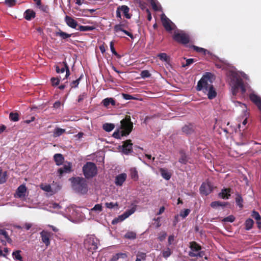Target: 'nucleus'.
<instances>
[{"mask_svg":"<svg viewBox=\"0 0 261 261\" xmlns=\"http://www.w3.org/2000/svg\"><path fill=\"white\" fill-rule=\"evenodd\" d=\"M214 74L211 72H205L198 82L196 90L202 91L207 95L208 99H213L217 96V92L213 85Z\"/></svg>","mask_w":261,"mask_h":261,"instance_id":"1","label":"nucleus"},{"mask_svg":"<svg viewBox=\"0 0 261 261\" xmlns=\"http://www.w3.org/2000/svg\"><path fill=\"white\" fill-rule=\"evenodd\" d=\"M73 190L80 194H86L88 191V181L82 177H73L69 178Z\"/></svg>","mask_w":261,"mask_h":261,"instance_id":"2","label":"nucleus"},{"mask_svg":"<svg viewBox=\"0 0 261 261\" xmlns=\"http://www.w3.org/2000/svg\"><path fill=\"white\" fill-rule=\"evenodd\" d=\"M126 117L120 121V127L121 131L119 130L114 133L113 136L117 139H120V136H126L132 132L133 128V123L130 121L129 115H126Z\"/></svg>","mask_w":261,"mask_h":261,"instance_id":"3","label":"nucleus"},{"mask_svg":"<svg viewBox=\"0 0 261 261\" xmlns=\"http://www.w3.org/2000/svg\"><path fill=\"white\" fill-rule=\"evenodd\" d=\"M231 92L233 95H236L239 89L242 93H245L246 90L242 79L237 74H232L230 78Z\"/></svg>","mask_w":261,"mask_h":261,"instance_id":"4","label":"nucleus"},{"mask_svg":"<svg viewBox=\"0 0 261 261\" xmlns=\"http://www.w3.org/2000/svg\"><path fill=\"white\" fill-rule=\"evenodd\" d=\"M83 171L86 178H90L95 176L97 173L96 165L92 162H87L83 167Z\"/></svg>","mask_w":261,"mask_h":261,"instance_id":"5","label":"nucleus"},{"mask_svg":"<svg viewBox=\"0 0 261 261\" xmlns=\"http://www.w3.org/2000/svg\"><path fill=\"white\" fill-rule=\"evenodd\" d=\"M173 39L177 42L182 44H187L190 41L189 36L183 31L174 32Z\"/></svg>","mask_w":261,"mask_h":261,"instance_id":"6","label":"nucleus"},{"mask_svg":"<svg viewBox=\"0 0 261 261\" xmlns=\"http://www.w3.org/2000/svg\"><path fill=\"white\" fill-rule=\"evenodd\" d=\"M136 210V205H134L130 210H127L122 215L118 216V218L114 219L112 223L115 224L119 222H121L128 218L130 215L133 214Z\"/></svg>","mask_w":261,"mask_h":261,"instance_id":"7","label":"nucleus"},{"mask_svg":"<svg viewBox=\"0 0 261 261\" xmlns=\"http://www.w3.org/2000/svg\"><path fill=\"white\" fill-rule=\"evenodd\" d=\"M161 19L162 24L167 31L170 32L174 30L175 24L164 14L161 15Z\"/></svg>","mask_w":261,"mask_h":261,"instance_id":"8","label":"nucleus"},{"mask_svg":"<svg viewBox=\"0 0 261 261\" xmlns=\"http://www.w3.org/2000/svg\"><path fill=\"white\" fill-rule=\"evenodd\" d=\"M127 28V25L124 23H121L118 24H116L114 27V31L115 32L117 33L119 31L123 32L125 34L129 36L132 39H134L133 34L128 31L125 30Z\"/></svg>","mask_w":261,"mask_h":261,"instance_id":"9","label":"nucleus"},{"mask_svg":"<svg viewBox=\"0 0 261 261\" xmlns=\"http://www.w3.org/2000/svg\"><path fill=\"white\" fill-rule=\"evenodd\" d=\"M122 152L125 154H128L133 152V143L130 140H127L123 142Z\"/></svg>","mask_w":261,"mask_h":261,"instance_id":"10","label":"nucleus"},{"mask_svg":"<svg viewBox=\"0 0 261 261\" xmlns=\"http://www.w3.org/2000/svg\"><path fill=\"white\" fill-rule=\"evenodd\" d=\"M98 241L90 237L85 242V246L89 250H95L97 248Z\"/></svg>","mask_w":261,"mask_h":261,"instance_id":"11","label":"nucleus"},{"mask_svg":"<svg viewBox=\"0 0 261 261\" xmlns=\"http://www.w3.org/2000/svg\"><path fill=\"white\" fill-rule=\"evenodd\" d=\"M200 191L202 194L207 195L213 191V187L211 183H203L200 188Z\"/></svg>","mask_w":261,"mask_h":261,"instance_id":"12","label":"nucleus"},{"mask_svg":"<svg viewBox=\"0 0 261 261\" xmlns=\"http://www.w3.org/2000/svg\"><path fill=\"white\" fill-rule=\"evenodd\" d=\"M64 20L66 24L71 28L76 29L77 27L79 26L77 22L71 16L66 15Z\"/></svg>","mask_w":261,"mask_h":261,"instance_id":"13","label":"nucleus"},{"mask_svg":"<svg viewBox=\"0 0 261 261\" xmlns=\"http://www.w3.org/2000/svg\"><path fill=\"white\" fill-rule=\"evenodd\" d=\"M101 103L105 107L110 108L111 106H115L116 102V100L113 98L108 97L103 99Z\"/></svg>","mask_w":261,"mask_h":261,"instance_id":"14","label":"nucleus"},{"mask_svg":"<svg viewBox=\"0 0 261 261\" xmlns=\"http://www.w3.org/2000/svg\"><path fill=\"white\" fill-rule=\"evenodd\" d=\"M68 64L65 61L60 62L56 66V71L58 73H64L68 67Z\"/></svg>","mask_w":261,"mask_h":261,"instance_id":"15","label":"nucleus"},{"mask_svg":"<svg viewBox=\"0 0 261 261\" xmlns=\"http://www.w3.org/2000/svg\"><path fill=\"white\" fill-rule=\"evenodd\" d=\"M126 174L125 173H122L116 177L115 178V184L117 186H122L123 183L126 180Z\"/></svg>","mask_w":261,"mask_h":261,"instance_id":"16","label":"nucleus"},{"mask_svg":"<svg viewBox=\"0 0 261 261\" xmlns=\"http://www.w3.org/2000/svg\"><path fill=\"white\" fill-rule=\"evenodd\" d=\"M27 188L23 185L20 186L17 189L16 196L19 198H22L25 196Z\"/></svg>","mask_w":261,"mask_h":261,"instance_id":"17","label":"nucleus"},{"mask_svg":"<svg viewBox=\"0 0 261 261\" xmlns=\"http://www.w3.org/2000/svg\"><path fill=\"white\" fill-rule=\"evenodd\" d=\"M42 242L45 243L46 246H48L50 244L49 237L50 234L47 231H42L40 232Z\"/></svg>","mask_w":261,"mask_h":261,"instance_id":"18","label":"nucleus"},{"mask_svg":"<svg viewBox=\"0 0 261 261\" xmlns=\"http://www.w3.org/2000/svg\"><path fill=\"white\" fill-rule=\"evenodd\" d=\"M35 16V12L31 9L27 10L24 13V17L27 20H31L32 19L34 18Z\"/></svg>","mask_w":261,"mask_h":261,"instance_id":"19","label":"nucleus"},{"mask_svg":"<svg viewBox=\"0 0 261 261\" xmlns=\"http://www.w3.org/2000/svg\"><path fill=\"white\" fill-rule=\"evenodd\" d=\"M231 189L230 188H224L221 190V192L219 194L223 199H228L230 196V193L231 192Z\"/></svg>","mask_w":261,"mask_h":261,"instance_id":"20","label":"nucleus"},{"mask_svg":"<svg viewBox=\"0 0 261 261\" xmlns=\"http://www.w3.org/2000/svg\"><path fill=\"white\" fill-rule=\"evenodd\" d=\"M119 9L120 10V11L123 12L124 16L126 18H127V19L130 18L131 15H130L129 14V8L127 6L123 5L121 6H119Z\"/></svg>","mask_w":261,"mask_h":261,"instance_id":"21","label":"nucleus"},{"mask_svg":"<svg viewBox=\"0 0 261 261\" xmlns=\"http://www.w3.org/2000/svg\"><path fill=\"white\" fill-rule=\"evenodd\" d=\"M72 34H68L66 32H64L61 30H59L58 32L56 33V36L60 37L63 39H66L71 36Z\"/></svg>","mask_w":261,"mask_h":261,"instance_id":"22","label":"nucleus"},{"mask_svg":"<svg viewBox=\"0 0 261 261\" xmlns=\"http://www.w3.org/2000/svg\"><path fill=\"white\" fill-rule=\"evenodd\" d=\"M71 164L69 163L67 165H64L63 168H60L58 170V172L61 175L64 173H69L71 171Z\"/></svg>","mask_w":261,"mask_h":261,"instance_id":"23","label":"nucleus"},{"mask_svg":"<svg viewBox=\"0 0 261 261\" xmlns=\"http://www.w3.org/2000/svg\"><path fill=\"white\" fill-rule=\"evenodd\" d=\"M54 158L55 161L57 165H60L63 163L64 161V158L61 154H55Z\"/></svg>","mask_w":261,"mask_h":261,"instance_id":"24","label":"nucleus"},{"mask_svg":"<svg viewBox=\"0 0 261 261\" xmlns=\"http://www.w3.org/2000/svg\"><path fill=\"white\" fill-rule=\"evenodd\" d=\"M191 47L197 53H202L203 55H205L206 54H210V51L202 47H200L195 45H192Z\"/></svg>","mask_w":261,"mask_h":261,"instance_id":"25","label":"nucleus"},{"mask_svg":"<svg viewBox=\"0 0 261 261\" xmlns=\"http://www.w3.org/2000/svg\"><path fill=\"white\" fill-rule=\"evenodd\" d=\"M249 98L251 101H252L255 105H256L261 100V98L254 93L250 94Z\"/></svg>","mask_w":261,"mask_h":261,"instance_id":"26","label":"nucleus"},{"mask_svg":"<svg viewBox=\"0 0 261 261\" xmlns=\"http://www.w3.org/2000/svg\"><path fill=\"white\" fill-rule=\"evenodd\" d=\"M127 257V255L123 253H118L112 256L110 261H117L119 258H125Z\"/></svg>","mask_w":261,"mask_h":261,"instance_id":"27","label":"nucleus"},{"mask_svg":"<svg viewBox=\"0 0 261 261\" xmlns=\"http://www.w3.org/2000/svg\"><path fill=\"white\" fill-rule=\"evenodd\" d=\"M95 29V28L93 26H84L80 25L77 29L82 32H85L93 31Z\"/></svg>","mask_w":261,"mask_h":261,"instance_id":"28","label":"nucleus"},{"mask_svg":"<svg viewBox=\"0 0 261 261\" xmlns=\"http://www.w3.org/2000/svg\"><path fill=\"white\" fill-rule=\"evenodd\" d=\"M190 248L193 252L194 251H198L201 248V246L195 242H192L190 243Z\"/></svg>","mask_w":261,"mask_h":261,"instance_id":"29","label":"nucleus"},{"mask_svg":"<svg viewBox=\"0 0 261 261\" xmlns=\"http://www.w3.org/2000/svg\"><path fill=\"white\" fill-rule=\"evenodd\" d=\"M228 203L221 201H214L211 203V206L213 208H217L219 206H225L227 205Z\"/></svg>","mask_w":261,"mask_h":261,"instance_id":"30","label":"nucleus"},{"mask_svg":"<svg viewBox=\"0 0 261 261\" xmlns=\"http://www.w3.org/2000/svg\"><path fill=\"white\" fill-rule=\"evenodd\" d=\"M179 153L180 154V157L179 159V162L182 164H186L188 162V158L185 153L184 152V151L181 150L180 151Z\"/></svg>","mask_w":261,"mask_h":261,"instance_id":"31","label":"nucleus"},{"mask_svg":"<svg viewBox=\"0 0 261 261\" xmlns=\"http://www.w3.org/2000/svg\"><path fill=\"white\" fill-rule=\"evenodd\" d=\"M115 127V125L113 123H105L103 124L102 128L103 129L108 132H111L112 130Z\"/></svg>","mask_w":261,"mask_h":261,"instance_id":"32","label":"nucleus"},{"mask_svg":"<svg viewBox=\"0 0 261 261\" xmlns=\"http://www.w3.org/2000/svg\"><path fill=\"white\" fill-rule=\"evenodd\" d=\"M0 234L4 236L7 242L9 243H11L12 242V239L9 237L8 232L5 230L0 229Z\"/></svg>","mask_w":261,"mask_h":261,"instance_id":"33","label":"nucleus"},{"mask_svg":"<svg viewBox=\"0 0 261 261\" xmlns=\"http://www.w3.org/2000/svg\"><path fill=\"white\" fill-rule=\"evenodd\" d=\"M84 75L83 74H82L77 79H76V80L75 81H73L71 83H70V86H71V87L72 88H76L78 87V85L80 83V81L81 80V79L83 77Z\"/></svg>","mask_w":261,"mask_h":261,"instance_id":"34","label":"nucleus"},{"mask_svg":"<svg viewBox=\"0 0 261 261\" xmlns=\"http://www.w3.org/2000/svg\"><path fill=\"white\" fill-rule=\"evenodd\" d=\"M182 132L187 134H190L193 132V129L192 126L185 125L182 127Z\"/></svg>","mask_w":261,"mask_h":261,"instance_id":"35","label":"nucleus"},{"mask_svg":"<svg viewBox=\"0 0 261 261\" xmlns=\"http://www.w3.org/2000/svg\"><path fill=\"white\" fill-rule=\"evenodd\" d=\"M7 172H3L2 170L0 168V184H3L6 181Z\"/></svg>","mask_w":261,"mask_h":261,"instance_id":"36","label":"nucleus"},{"mask_svg":"<svg viewBox=\"0 0 261 261\" xmlns=\"http://www.w3.org/2000/svg\"><path fill=\"white\" fill-rule=\"evenodd\" d=\"M253 221L251 219H248L245 222L246 229L247 230L250 229L253 225Z\"/></svg>","mask_w":261,"mask_h":261,"instance_id":"37","label":"nucleus"},{"mask_svg":"<svg viewBox=\"0 0 261 261\" xmlns=\"http://www.w3.org/2000/svg\"><path fill=\"white\" fill-rule=\"evenodd\" d=\"M65 132L64 129L57 128L54 131V137H59Z\"/></svg>","mask_w":261,"mask_h":261,"instance_id":"38","label":"nucleus"},{"mask_svg":"<svg viewBox=\"0 0 261 261\" xmlns=\"http://www.w3.org/2000/svg\"><path fill=\"white\" fill-rule=\"evenodd\" d=\"M130 176L132 178L134 179V180H137L138 178V172L136 169L132 168L130 170Z\"/></svg>","mask_w":261,"mask_h":261,"instance_id":"39","label":"nucleus"},{"mask_svg":"<svg viewBox=\"0 0 261 261\" xmlns=\"http://www.w3.org/2000/svg\"><path fill=\"white\" fill-rule=\"evenodd\" d=\"M126 239H134L136 237V233L133 231H128L124 236Z\"/></svg>","mask_w":261,"mask_h":261,"instance_id":"40","label":"nucleus"},{"mask_svg":"<svg viewBox=\"0 0 261 261\" xmlns=\"http://www.w3.org/2000/svg\"><path fill=\"white\" fill-rule=\"evenodd\" d=\"M161 172L162 174V176L166 179L168 180L171 177V175L170 173L167 172L166 170L162 169L161 170Z\"/></svg>","mask_w":261,"mask_h":261,"instance_id":"41","label":"nucleus"},{"mask_svg":"<svg viewBox=\"0 0 261 261\" xmlns=\"http://www.w3.org/2000/svg\"><path fill=\"white\" fill-rule=\"evenodd\" d=\"M172 253L171 249L169 248H166L162 251L163 256L165 258L169 257Z\"/></svg>","mask_w":261,"mask_h":261,"instance_id":"42","label":"nucleus"},{"mask_svg":"<svg viewBox=\"0 0 261 261\" xmlns=\"http://www.w3.org/2000/svg\"><path fill=\"white\" fill-rule=\"evenodd\" d=\"M110 48L112 53L115 55L117 58H120L121 56L116 52L115 47H114V42L113 41H111L110 42Z\"/></svg>","mask_w":261,"mask_h":261,"instance_id":"43","label":"nucleus"},{"mask_svg":"<svg viewBox=\"0 0 261 261\" xmlns=\"http://www.w3.org/2000/svg\"><path fill=\"white\" fill-rule=\"evenodd\" d=\"M40 188L41 189H42L43 190H44L46 192H51V188L49 185L41 184L40 185Z\"/></svg>","mask_w":261,"mask_h":261,"instance_id":"44","label":"nucleus"},{"mask_svg":"<svg viewBox=\"0 0 261 261\" xmlns=\"http://www.w3.org/2000/svg\"><path fill=\"white\" fill-rule=\"evenodd\" d=\"M150 1V4L152 6V9L155 11H159V8L157 5V1L156 0H149Z\"/></svg>","mask_w":261,"mask_h":261,"instance_id":"45","label":"nucleus"},{"mask_svg":"<svg viewBox=\"0 0 261 261\" xmlns=\"http://www.w3.org/2000/svg\"><path fill=\"white\" fill-rule=\"evenodd\" d=\"M5 4L8 7H11L16 4V0H5Z\"/></svg>","mask_w":261,"mask_h":261,"instance_id":"46","label":"nucleus"},{"mask_svg":"<svg viewBox=\"0 0 261 261\" xmlns=\"http://www.w3.org/2000/svg\"><path fill=\"white\" fill-rule=\"evenodd\" d=\"M158 57L162 61L167 62L168 60V57L166 53H160L158 55Z\"/></svg>","mask_w":261,"mask_h":261,"instance_id":"47","label":"nucleus"},{"mask_svg":"<svg viewBox=\"0 0 261 261\" xmlns=\"http://www.w3.org/2000/svg\"><path fill=\"white\" fill-rule=\"evenodd\" d=\"M20 250H17L15 252H13L12 253L13 256L15 258V259L17 260H21L22 256L20 255Z\"/></svg>","mask_w":261,"mask_h":261,"instance_id":"48","label":"nucleus"},{"mask_svg":"<svg viewBox=\"0 0 261 261\" xmlns=\"http://www.w3.org/2000/svg\"><path fill=\"white\" fill-rule=\"evenodd\" d=\"M236 201L237 203V204L241 207H243V198L240 195H238L236 198Z\"/></svg>","mask_w":261,"mask_h":261,"instance_id":"49","label":"nucleus"},{"mask_svg":"<svg viewBox=\"0 0 261 261\" xmlns=\"http://www.w3.org/2000/svg\"><path fill=\"white\" fill-rule=\"evenodd\" d=\"M251 216L254 218L257 221H260L261 217L259 213L255 211L252 212Z\"/></svg>","mask_w":261,"mask_h":261,"instance_id":"50","label":"nucleus"},{"mask_svg":"<svg viewBox=\"0 0 261 261\" xmlns=\"http://www.w3.org/2000/svg\"><path fill=\"white\" fill-rule=\"evenodd\" d=\"M141 76L142 78L145 79L150 77L151 76V74L148 70H144L142 71V72H141Z\"/></svg>","mask_w":261,"mask_h":261,"instance_id":"51","label":"nucleus"},{"mask_svg":"<svg viewBox=\"0 0 261 261\" xmlns=\"http://www.w3.org/2000/svg\"><path fill=\"white\" fill-rule=\"evenodd\" d=\"M51 85L53 86H56L59 84L60 79L58 77H52L50 80Z\"/></svg>","mask_w":261,"mask_h":261,"instance_id":"52","label":"nucleus"},{"mask_svg":"<svg viewBox=\"0 0 261 261\" xmlns=\"http://www.w3.org/2000/svg\"><path fill=\"white\" fill-rule=\"evenodd\" d=\"M102 210V207L101 204H97L92 208L91 209V211H98L99 212H101Z\"/></svg>","mask_w":261,"mask_h":261,"instance_id":"53","label":"nucleus"},{"mask_svg":"<svg viewBox=\"0 0 261 261\" xmlns=\"http://www.w3.org/2000/svg\"><path fill=\"white\" fill-rule=\"evenodd\" d=\"M189 254L191 257H198V256L202 257L203 255V252L202 251L198 252V253L190 252Z\"/></svg>","mask_w":261,"mask_h":261,"instance_id":"54","label":"nucleus"},{"mask_svg":"<svg viewBox=\"0 0 261 261\" xmlns=\"http://www.w3.org/2000/svg\"><path fill=\"white\" fill-rule=\"evenodd\" d=\"M220 61L221 62V63H216L215 64L216 66L218 68H224L223 64L224 65H227L228 63H227V61H223L222 60H220Z\"/></svg>","mask_w":261,"mask_h":261,"instance_id":"55","label":"nucleus"},{"mask_svg":"<svg viewBox=\"0 0 261 261\" xmlns=\"http://www.w3.org/2000/svg\"><path fill=\"white\" fill-rule=\"evenodd\" d=\"M194 62H195V59H188L186 60V63L185 64H183L182 66L183 67L189 66L190 65H191L192 64H193Z\"/></svg>","mask_w":261,"mask_h":261,"instance_id":"56","label":"nucleus"},{"mask_svg":"<svg viewBox=\"0 0 261 261\" xmlns=\"http://www.w3.org/2000/svg\"><path fill=\"white\" fill-rule=\"evenodd\" d=\"M167 233L165 231H162L160 233L158 239L160 241H163L165 239Z\"/></svg>","mask_w":261,"mask_h":261,"instance_id":"57","label":"nucleus"},{"mask_svg":"<svg viewBox=\"0 0 261 261\" xmlns=\"http://www.w3.org/2000/svg\"><path fill=\"white\" fill-rule=\"evenodd\" d=\"M234 219L235 218L232 215H230L224 218L222 221L224 222H232L234 221Z\"/></svg>","mask_w":261,"mask_h":261,"instance_id":"58","label":"nucleus"},{"mask_svg":"<svg viewBox=\"0 0 261 261\" xmlns=\"http://www.w3.org/2000/svg\"><path fill=\"white\" fill-rule=\"evenodd\" d=\"M107 207L109 208H112L115 206H118V204L117 202L114 203L113 202H107L105 204Z\"/></svg>","mask_w":261,"mask_h":261,"instance_id":"59","label":"nucleus"},{"mask_svg":"<svg viewBox=\"0 0 261 261\" xmlns=\"http://www.w3.org/2000/svg\"><path fill=\"white\" fill-rule=\"evenodd\" d=\"M122 95L123 98L126 100L135 99H136L132 95L128 94L122 93Z\"/></svg>","mask_w":261,"mask_h":261,"instance_id":"60","label":"nucleus"},{"mask_svg":"<svg viewBox=\"0 0 261 261\" xmlns=\"http://www.w3.org/2000/svg\"><path fill=\"white\" fill-rule=\"evenodd\" d=\"M190 210L186 209L184 211L180 212V215L182 218H185L189 215V214L190 213Z\"/></svg>","mask_w":261,"mask_h":261,"instance_id":"61","label":"nucleus"},{"mask_svg":"<svg viewBox=\"0 0 261 261\" xmlns=\"http://www.w3.org/2000/svg\"><path fill=\"white\" fill-rule=\"evenodd\" d=\"M87 97V94L85 93H83L80 94L77 99V102H82L86 97Z\"/></svg>","mask_w":261,"mask_h":261,"instance_id":"62","label":"nucleus"},{"mask_svg":"<svg viewBox=\"0 0 261 261\" xmlns=\"http://www.w3.org/2000/svg\"><path fill=\"white\" fill-rule=\"evenodd\" d=\"M137 257L140 258L141 260H145L146 258V254L143 252H139L137 255Z\"/></svg>","mask_w":261,"mask_h":261,"instance_id":"63","label":"nucleus"},{"mask_svg":"<svg viewBox=\"0 0 261 261\" xmlns=\"http://www.w3.org/2000/svg\"><path fill=\"white\" fill-rule=\"evenodd\" d=\"M39 8L43 12H46L47 13L48 11V8L47 6H45V5H41V6H40V7H39Z\"/></svg>","mask_w":261,"mask_h":261,"instance_id":"64","label":"nucleus"}]
</instances>
